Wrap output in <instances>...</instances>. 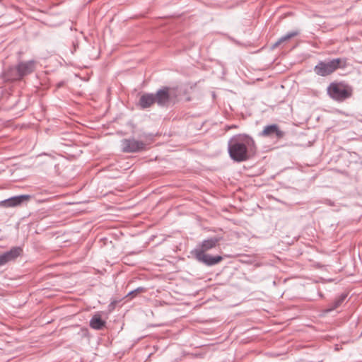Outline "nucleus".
Wrapping results in <instances>:
<instances>
[{
  "mask_svg": "<svg viewBox=\"0 0 362 362\" xmlns=\"http://www.w3.org/2000/svg\"><path fill=\"white\" fill-rule=\"evenodd\" d=\"M254 151L255 141L247 136H243L241 138V142H235L229 146L231 158H246L253 156Z\"/></svg>",
  "mask_w": 362,
  "mask_h": 362,
  "instance_id": "obj_1",
  "label": "nucleus"
},
{
  "mask_svg": "<svg viewBox=\"0 0 362 362\" xmlns=\"http://www.w3.org/2000/svg\"><path fill=\"white\" fill-rule=\"evenodd\" d=\"M329 96L334 100L342 102L349 98L353 93L352 88L344 82H332L327 89Z\"/></svg>",
  "mask_w": 362,
  "mask_h": 362,
  "instance_id": "obj_2",
  "label": "nucleus"
},
{
  "mask_svg": "<svg viewBox=\"0 0 362 362\" xmlns=\"http://www.w3.org/2000/svg\"><path fill=\"white\" fill-rule=\"evenodd\" d=\"M346 66V60L339 58L329 62H320L314 68L315 74L320 76H327L333 74L339 68Z\"/></svg>",
  "mask_w": 362,
  "mask_h": 362,
  "instance_id": "obj_3",
  "label": "nucleus"
},
{
  "mask_svg": "<svg viewBox=\"0 0 362 362\" xmlns=\"http://www.w3.org/2000/svg\"><path fill=\"white\" fill-rule=\"evenodd\" d=\"M146 144L143 141H137L134 139H124L121 141L120 147L123 152L133 153L137 152L146 148Z\"/></svg>",
  "mask_w": 362,
  "mask_h": 362,
  "instance_id": "obj_4",
  "label": "nucleus"
},
{
  "mask_svg": "<svg viewBox=\"0 0 362 362\" xmlns=\"http://www.w3.org/2000/svg\"><path fill=\"white\" fill-rule=\"evenodd\" d=\"M156 102L160 105H166L169 102L175 97V91L174 89L164 88L159 90L156 95Z\"/></svg>",
  "mask_w": 362,
  "mask_h": 362,
  "instance_id": "obj_5",
  "label": "nucleus"
},
{
  "mask_svg": "<svg viewBox=\"0 0 362 362\" xmlns=\"http://www.w3.org/2000/svg\"><path fill=\"white\" fill-rule=\"evenodd\" d=\"M196 259L203 263L206 266H213L219 263L223 257L221 256H211L206 253H203L202 251H199L197 253H192Z\"/></svg>",
  "mask_w": 362,
  "mask_h": 362,
  "instance_id": "obj_6",
  "label": "nucleus"
},
{
  "mask_svg": "<svg viewBox=\"0 0 362 362\" xmlns=\"http://www.w3.org/2000/svg\"><path fill=\"white\" fill-rule=\"evenodd\" d=\"M30 195H18L1 200V207H16L30 199Z\"/></svg>",
  "mask_w": 362,
  "mask_h": 362,
  "instance_id": "obj_7",
  "label": "nucleus"
},
{
  "mask_svg": "<svg viewBox=\"0 0 362 362\" xmlns=\"http://www.w3.org/2000/svg\"><path fill=\"white\" fill-rule=\"evenodd\" d=\"M260 134L262 136L273 137L276 139H280L284 137V132L280 129L277 124H271L266 126Z\"/></svg>",
  "mask_w": 362,
  "mask_h": 362,
  "instance_id": "obj_8",
  "label": "nucleus"
},
{
  "mask_svg": "<svg viewBox=\"0 0 362 362\" xmlns=\"http://www.w3.org/2000/svg\"><path fill=\"white\" fill-rule=\"evenodd\" d=\"M218 242L219 238L216 237L204 240L192 251V253H197L199 251H202L203 253H206L208 250L214 248L218 245Z\"/></svg>",
  "mask_w": 362,
  "mask_h": 362,
  "instance_id": "obj_9",
  "label": "nucleus"
},
{
  "mask_svg": "<svg viewBox=\"0 0 362 362\" xmlns=\"http://www.w3.org/2000/svg\"><path fill=\"white\" fill-rule=\"evenodd\" d=\"M22 254L23 248L21 247H13L10 250L1 254V265L14 261Z\"/></svg>",
  "mask_w": 362,
  "mask_h": 362,
  "instance_id": "obj_10",
  "label": "nucleus"
},
{
  "mask_svg": "<svg viewBox=\"0 0 362 362\" xmlns=\"http://www.w3.org/2000/svg\"><path fill=\"white\" fill-rule=\"evenodd\" d=\"M34 67L35 65L33 62L21 63L18 66V76H22L31 73L34 70Z\"/></svg>",
  "mask_w": 362,
  "mask_h": 362,
  "instance_id": "obj_11",
  "label": "nucleus"
},
{
  "mask_svg": "<svg viewBox=\"0 0 362 362\" xmlns=\"http://www.w3.org/2000/svg\"><path fill=\"white\" fill-rule=\"evenodd\" d=\"M154 103H156V97L153 94H144L141 95L139 100V105L142 108L149 107Z\"/></svg>",
  "mask_w": 362,
  "mask_h": 362,
  "instance_id": "obj_12",
  "label": "nucleus"
},
{
  "mask_svg": "<svg viewBox=\"0 0 362 362\" xmlns=\"http://www.w3.org/2000/svg\"><path fill=\"white\" fill-rule=\"evenodd\" d=\"M105 325V322L102 320L99 315H95L90 320V326L91 328L100 330L102 329Z\"/></svg>",
  "mask_w": 362,
  "mask_h": 362,
  "instance_id": "obj_13",
  "label": "nucleus"
},
{
  "mask_svg": "<svg viewBox=\"0 0 362 362\" xmlns=\"http://www.w3.org/2000/svg\"><path fill=\"white\" fill-rule=\"evenodd\" d=\"M347 297V295L345 293H341L339 296H338L333 303H332L329 305V308H328L327 311L330 312L332 311L337 308H339L341 303L345 300L346 298Z\"/></svg>",
  "mask_w": 362,
  "mask_h": 362,
  "instance_id": "obj_14",
  "label": "nucleus"
},
{
  "mask_svg": "<svg viewBox=\"0 0 362 362\" xmlns=\"http://www.w3.org/2000/svg\"><path fill=\"white\" fill-rule=\"evenodd\" d=\"M123 160H116V162L113 165L115 166V168L117 169L118 170L124 171L127 169L129 168L130 164L127 163L125 166H122L121 163Z\"/></svg>",
  "mask_w": 362,
  "mask_h": 362,
  "instance_id": "obj_15",
  "label": "nucleus"
},
{
  "mask_svg": "<svg viewBox=\"0 0 362 362\" xmlns=\"http://www.w3.org/2000/svg\"><path fill=\"white\" fill-rule=\"evenodd\" d=\"M145 291H146L145 288L138 287L137 288L129 292L128 294L127 295V297H129V296L134 297L140 293L144 292Z\"/></svg>",
  "mask_w": 362,
  "mask_h": 362,
  "instance_id": "obj_16",
  "label": "nucleus"
},
{
  "mask_svg": "<svg viewBox=\"0 0 362 362\" xmlns=\"http://www.w3.org/2000/svg\"><path fill=\"white\" fill-rule=\"evenodd\" d=\"M297 34H298V33H297L296 32L290 33L287 34L286 35H285V36L282 37L280 39V40H279V42L286 41V40H288V39H290V38H291V37H294V36L297 35Z\"/></svg>",
  "mask_w": 362,
  "mask_h": 362,
  "instance_id": "obj_17",
  "label": "nucleus"
},
{
  "mask_svg": "<svg viewBox=\"0 0 362 362\" xmlns=\"http://www.w3.org/2000/svg\"><path fill=\"white\" fill-rule=\"evenodd\" d=\"M236 161H242L243 160H240V159H238V160H235Z\"/></svg>",
  "mask_w": 362,
  "mask_h": 362,
  "instance_id": "obj_18",
  "label": "nucleus"
}]
</instances>
